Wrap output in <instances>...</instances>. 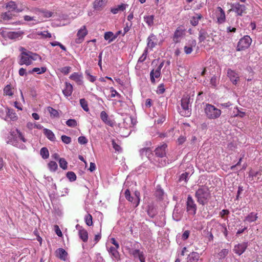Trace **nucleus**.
Here are the masks:
<instances>
[{
  "label": "nucleus",
  "mask_w": 262,
  "mask_h": 262,
  "mask_svg": "<svg viewBox=\"0 0 262 262\" xmlns=\"http://www.w3.org/2000/svg\"><path fill=\"white\" fill-rule=\"evenodd\" d=\"M92 216L90 214H88L84 217V220L86 224L91 226L93 225Z\"/></svg>",
  "instance_id": "obj_49"
},
{
  "label": "nucleus",
  "mask_w": 262,
  "mask_h": 262,
  "mask_svg": "<svg viewBox=\"0 0 262 262\" xmlns=\"http://www.w3.org/2000/svg\"><path fill=\"white\" fill-rule=\"evenodd\" d=\"M106 0H95L93 3V8L95 10L100 11L104 6Z\"/></svg>",
  "instance_id": "obj_33"
},
{
  "label": "nucleus",
  "mask_w": 262,
  "mask_h": 262,
  "mask_svg": "<svg viewBox=\"0 0 262 262\" xmlns=\"http://www.w3.org/2000/svg\"><path fill=\"white\" fill-rule=\"evenodd\" d=\"M143 19L148 26L151 27L154 25V16L153 15H145Z\"/></svg>",
  "instance_id": "obj_42"
},
{
  "label": "nucleus",
  "mask_w": 262,
  "mask_h": 262,
  "mask_svg": "<svg viewBox=\"0 0 262 262\" xmlns=\"http://www.w3.org/2000/svg\"><path fill=\"white\" fill-rule=\"evenodd\" d=\"M67 177L71 182H73L76 179V176L73 171H69L67 173Z\"/></svg>",
  "instance_id": "obj_57"
},
{
  "label": "nucleus",
  "mask_w": 262,
  "mask_h": 262,
  "mask_svg": "<svg viewBox=\"0 0 262 262\" xmlns=\"http://www.w3.org/2000/svg\"><path fill=\"white\" fill-rule=\"evenodd\" d=\"M189 173L188 172H185L183 173H182L180 177V178H179V181H185V182H187L188 179V177H189Z\"/></svg>",
  "instance_id": "obj_62"
},
{
  "label": "nucleus",
  "mask_w": 262,
  "mask_h": 262,
  "mask_svg": "<svg viewBox=\"0 0 262 262\" xmlns=\"http://www.w3.org/2000/svg\"><path fill=\"white\" fill-rule=\"evenodd\" d=\"M233 10L237 15L242 16L246 11V8L244 5H241L238 3H235L232 6Z\"/></svg>",
  "instance_id": "obj_17"
},
{
  "label": "nucleus",
  "mask_w": 262,
  "mask_h": 262,
  "mask_svg": "<svg viewBox=\"0 0 262 262\" xmlns=\"http://www.w3.org/2000/svg\"><path fill=\"white\" fill-rule=\"evenodd\" d=\"M40 154L42 158L44 159H46L49 157V150L46 147H42L41 148Z\"/></svg>",
  "instance_id": "obj_45"
},
{
  "label": "nucleus",
  "mask_w": 262,
  "mask_h": 262,
  "mask_svg": "<svg viewBox=\"0 0 262 262\" xmlns=\"http://www.w3.org/2000/svg\"><path fill=\"white\" fill-rule=\"evenodd\" d=\"M106 247L107 251L111 255L112 257L115 260H118L120 259V254L118 251V248L112 246L108 247V246H107Z\"/></svg>",
  "instance_id": "obj_21"
},
{
  "label": "nucleus",
  "mask_w": 262,
  "mask_h": 262,
  "mask_svg": "<svg viewBox=\"0 0 262 262\" xmlns=\"http://www.w3.org/2000/svg\"><path fill=\"white\" fill-rule=\"evenodd\" d=\"M117 37V35H114L112 32L109 31L105 33L104 38L109 43L114 41Z\"/></svg>",
  "instance_id": "obj_38"
},
{
  "label": "nucleus",
  "mask_w": 262,
  "mask_h": 262,
  "mask_svg": "<svg viewBox=\"0 0 262 262\" xmlns=\"http://www.w3.org/2000/svg\"><path fill=\"white\" fill-rule=\"evenodd\" d=\"M21 53L18 56V63L19 65L25 64L27 66L33 63L34 61L39 60L41 61V57L37 54L27 50L24 48H21Z\"/></svg>",
  "instance_id": "obj_1"
},
{
  "label": "nucleus",
  "mask_w": 262,
  "mask_h": 262,
  "mask_svg": "<svg viewBox=\"0 0 262 262\" xmlns=\"http://www.w3.org/2000/svg\"><path fill=\"white\" fill-rule=\"evenodd\" d=\"M161 75V72L155 71L152 70L150 73V79L151 83H155V78H158L160 77Z\"/></svg>",
  "instance_id": "obj_44"
},
{
  "label": "nucleus",
  "mask_w": 262,
  "mask_h": 262,
  "mask_svg": "<svg viewBox=\"0 0 262 262\" xmlns=\"http://www.w3.org/2000/svg\"><path fill=\"white\" fill-rule=\"evenodd\" d=\"M205 114L209 119H215L220 117L221 111L214 105L207 103L204 108Z\"/></svg>",
  "instance_id": "obj_4"
},
{
  "label": "nucleus",
  "mask_w": 262,
  "mask_h": 262,
  "mask_svg": "<svg viewBox=\"0 0 262 262\" xmlns=\"http://www.w3.org/2000/svg\"><path fill=\"white\" fill-rule=\"evenodd\" d=\"M167 145L163 144L156 148L155 151L156 155L159 158H165L166 156V148Z\"/></svg>",
  "instance_id": "obj_18"
},
{
  "label": "nucleus",
  "mask_w": 262,
  "mask_h": 262,
  "mask_svg": "<svg viewBox=\"0 0 262 262\" xmlns=\"http://www.w3.org/2000/svg\"><path fill=\"white\" fill-rule=\"evenodd\" d=\"M76 229L78 230V234L80 238L84 242H86L88 239V233L82 227L77 224Z\"/></svg>",
  "instance_id": "obj_15"
},
{
  "label": "nucleus",
  "mask_w": 262,
  "mask_h": 262,
  "mask_svg": "<svg viewBox=\"0 0 262 262\" xmlns=\"http://www.w3.org/2000/svg\"><path fill=\"white\" fill-rule=\"evenodd\" d=\"M88 34V31L86 26L84 25L82 26L77 31L76 38L75 39V43L77 44L82 43Z\"/></svg>",
  "instance_id": "obj_10"
},
{
  "label": "nucleus",
  "mask_w": 262,
  "mask_h": 262,
  "mask_svg": "<svg viewBox=\"0 0 262 262\" xmlns=\"http://www.w3.org/2000/svg\"><path fill=\"white\" fill-rule=\"evenodd\" d=\"M50 43H51V46H53V47H55V46H58L62 50L66 51V48L63 45H62L60 42H59L58 41H55L51 42Z\"/></svg>",
  "instance_id": "obj_61"
},
{
  "label": "nucleus",
  "mask_w": 262,
  "mask_h": 262,
  "mask_svg": "<svg viewBox=\"0 0 262 262\" xmlns=\"http://www.w3.org/2000/svg\"><path fill=\"white\" fill-rule=\"evenodd\" d=\"M56 255L62 260H66L68 253L63 248H58L55 251Z\"/></svg>",
  "instance_id": "obj_27"
},
{
  "label": "nucleus",
  "mask_w": 262,
  "mask_h": 262,
  "mask_svg": "<svg viewBox=\"0 0 262 262\" xmlns=\"http://www.w3.org/2000/svg\"><path fill=\"white\" fill-rule=\"evenodd\" d=\"M135 258H138L140 262H145V254L143 251H141L138 249L133 250L131 252Z\"/></svg>",
  "instance_id": "obj_16"
},
{
  "label": "nucleus",
  "mask_w": 262,
  "mask_h": 262,
  "mask_svg": "<svg viewBox=\"0 0 262 262\" xmlns=\"http://www.w3.org/2000/svg\"><path fill=\"white\" fill-rule=\"evenodd\" d=\"M37 34L41 36L42 38H51L52 37L51 34L47 31L39 32L37 33Z\"/></svg>",
  "instance_id": "obj_51"
},
{
  "label": "nucleus",
  "mask_w": 262,
  "mask_h": 262,
  "mask_svg": "<svg viewBox=\"0 0 262 262\" xmlns=\"http://www.w3.org/2000/svg\"><path fill=\"white\" fill-rule=\"evenodd\" d=\"M202 18V15L201 14L196 13L194 16H192L190 20V23L193 26H196L198 25L199 20Z\"/></svg>",
  "instance_id": "obj_37"
},
{
  "label": "nucleus",
  "mask_w": 262,
  "mask_h": 262,
  "mask_svg": "<svg viewBox=\"0 0 262 262\" xmlns=\"http://www.w3.org/2000/svg\"><path fill=\"white\" fill-rule=\"evenodd\" d=\"M110 90L111 92V97L113 98L115 97H118V98H121V95L119 93H118L117 91L116 90H115L113 87L111 88Z\"/></svg>",
  "instance_id": "obj_59"
},
{
  "label": "nucleus",
  "mask_w": 262,
  "mask_h": 262,
  "mask_svg": "<svg viewBox=\"0 0 262 262\" xmlns=\"http://www.w3.org/2000/svg\"><path fill=\"white\" fill-rule=\"evenodd\" d=\"M248 178L250 181H253L255 179L256 180V182H261L262 169H260L258 171L251 169L249 172Z\"/></svg>",
  "instance_id": "obj_13"
},
{
  "label": "nucleus",
  "mask_w": 262,
  "mask_h": 262,
  "mask_svg": "<svg viewBox=\"0 0 262 262\" xmlns=\"http://www.w3.org/2000/svg\"><path fill=\"white\" fill-rule=\"evenodd\" d=\"M200 257L198 252H192L188 255L186 262H198Z\"/></svg>",
  "instance_id": "obj_29"
},
{
  "label": "nucleus",
  "mask_w": 262,
  "mask_h": 262,
  "mask_svg": "<svg viewBox=\"0 0 262 262\" xmlns=\"http://www.w3.org/2000/svg\"><path fill=\"white\" fill-rule=\"evenodd\" d=\"M100 118L105 124L112 126L113 122L109 119L108 116L105 111H102L100 113Z\"/></svg>",
  "instance_id": "obj_31"
},
{
  "label": "nucleus",
  "mask_w": 262,
  "mask_h": 262,
  "mask_svg": "<svg viewBox=\"0 0 262 262\" xmlns=\"http://www.w3.org/2000/svg\"><path fill=\"white\" fill-rule=\"evenodd\" d=\"M182 110L180 114L184 117H189L191 112L190 98L188 96H184L181 99Z\"/></svg>",
  "instance_id": "obj_5"
},
{
  "label": "nucleus",
  "mask_w": 262,
  "mask_h": 262,
  "mask_svg": "<svg viewBox=\"0 0 262 262\" xmlns=\"http://www.w3.org/2000/svg\"><path fill=\"white\" fill-rule=\"evenodd\" d=\"M34 12L38 16V19L41 21L42 18H48L51 17L53 13L43 8H35L34 9Z\"/></svg>",
  "instance_id": "obj_9"
},
{
  "label": "nucleus",
  "mask_w": 262,
  "mask_h": 262,
  "mask_svg": "<svg viewBox=\"0 0 262 262\" xmlns=\"http://www.w3.org/2000/svg\"><path fill=\"white\" fill-rule=\"evenodd\" d=\"M156 40V36L153 34H150L147 38V47L146 48L147 49L149 48L150 50H152L157 45Z\"/></svg>",
  "instance_id": "obj_24"
},
{
  "label": "nucleus",
  "mask_w": 262,
  "mask_h": 262,
  "mask_svg": "<svg viewBox=\"0 0 262 262\" xmlns=\"http://www.w3.org/2000/svg\"><path fill=\"white\" fill-rule=\"evenodd\" d=\"M140 154L142 158L146 157L149 159L152 155V151L150 148L145 147L140 150Z\"/></svg>",
  "instance_id": "obj_30"
},
{
  "label": "nucleus",
  "mask_w": 262,
  "mask_h": 262,
  "mask_svg": "<svg viewBox=\"0 0 262 262\" xmlns=\"http://www.w3.org/2000/svg\"><path fill=\"white\" fill-rule=\"evenodd\" d=\"M24 19L28 22H30V25H34L40 22V20L35 16H31L29 15H25Z\"/></svg>",
  "instance_id": "obj_32"
},
{
  "label": "nucleus",
  "mask_w": 262,
  "mask_h": 262,
  "mask_svg": "<svg viewBox=\"0 0 262 262\" xmlns=\"http://www.w3.org/2000/svg\"><path fill=\"white\" fill-rule=\"evenodd\" d=\"M229 253V250L227 249H222L217 254L219 259H224Z\"/></svg>",
  "instance_id": "obj_48"
},
{
  "label": "nucleus",
  "mask_w": 262,
  "mask_h": 262,
  "mask_svg": "<svg viewBox=\"0 0 262 262\" xmlns=\"http://www.w3.org/2000/svg\"><path fill=\"white\" fill-rule=\"evenodd\" d=\"M85 75L86 76V78L91 82H94L96 79V77L92 75L90 72V71L87 70L85 72Z\"/></svg>",
  "instance_id": "obj_50"
},
{
  "label": "nucleus",
  "mask_w": 262,
  "mask_h": 262,
  "mask_svg": "<svg viewBox=\"0 0 262 262\" xmlns=\"http://www.w3.org/2000/svg\"><path fill=\"white\" fill-rule=\"evenodd\" d=\"M79 101L80 106L83 109V110L85 112H88L89 111V108L86 100L84 98H82L80 99Z\"/></svg>",
  "instance_id": "obj_46"
},
{
  "label": "nucleus",
  "mask_w": 262,
  "mask_h": 262,
  "mask_svg": "<svg viewBox=\"0 0 262 262\" xmlns=\"http://www.w3.org/2000/svg\"><path fill=\"white\" fill-rule=\"evenodd\" d=\"M186 211L189 215H194L196 214V205L190 195H188L186 202Z\"/></svg>",
  "instance_id": "obj_6"
},
{
  "label": "nucleus",
  "mask_w": 262,
  "mask_h": 262,
  "mask_svg": "<svg viewBox=\"0 0 262 262\" xmlns=\"http://www.w3.org/2000/svg\"><path fill=\"white\" fill-rule=\"evenodd\" d=\"M155 195L159 200L161 201L164 199L166 194L161 187L159 185H157L155 192Z\"/></svg>",
  "instance_id": "obj_26"
},
{
  "label": "nucleus",
  "mask_w": 262,
  "mask_h": 262,
  "mask_svg": "<svg viewBox=\"0 0 262 262\" xmlns=\"http://www.w3.org/2000/svg\"><path fill=\"white\" fill-rule=\"evenodd\" d=\"M48 112L50 113V117L53 118H59L60 117L58 111L51 106L47 107Z\"/></svg>",
  "instance_id": "obj_36"
},
{
  "label": "nucleus",
  "mask_w": 262,
  "mask_h": 262,
  "mask_svg": "<svg viewBox=\"0 0 262 262\" xmlns=\"http://www.w3.org/2000/svg\"><path fill=\"white\" fill-rule=\"evenodd\" d=\"M252 39L248 35H245L238 42L236 47L237 51H241L247 49L251 44Z\"/></svg>",
  "instance_id": "obj_7"
},
{
  "label": "nucleus",
  "mask_w": 262,
  "mask_h": 262,
  "mask_svg": "<svg viewBox=\"0 0 262 262\" xmlns=\"http://www.w3.org/2000/svg\"><path fill=\"white\" fill-rule=\"evenodd\" d=\"M247 246V243L239 244L234 246V251L236 254L241 255L245 251Z\"/></svg>",
  "instance_id": "obj_20"
},
{
  "label": "nucleus",
  "mask_w": 262,
  "mask_h": 262,
  "mask_svg": "<svg viewBox=\"0 0 262 262\" xmlns=\"http://www.w3.org/2000/svg\"><path fill=\"white\" fill-rule=\"evenodd\" d=\"M71 80L75 81L78 85L83 84V76L82 74L74 72L72 74L70 77Z\"/></svg>",
  "instance_id": "obj_23"
},
{
  "label": "nucleus",
  "mask_w": 262,
  "mask_h": 262,
  "mask_svg": "<svg viewBox=\"0 0 262 262\" xmlns=\"http://www.w3.org/2000/svg\"><path fill=\"white\" fill-rule=\"evenodd\" d=\"M59 166L63 169H66L67 168V162L64 158H60L59 159Z\"/></svg>",
  "instance_id": "obj_56"
},
{
  "label": "nucleus",
  "mask_w": 262,
  "mask_h": 262,
  "mask_svg": "<svg viewBox=\"0 0 262 262\" xmlns=\"http://www.w3.org/2000/svg\"><path fill=\"white\" fill-rule=\"evenodd\" d=\"M196 45V42L195 40L190 39L188 40L184 48V52L186 54H190L193 50V48L195 47Z\"/></svg>",
  "instance_id": "obj_19"
},
{
  "label": "nucleus",
  "mask_w": 262,
  "mask_h": 262,
  "mask_svg": "<svg viewBox=\"0 0 262 262\" xmlns=\"http://www.w3.org/2000/svg\"><path fill=\"white\" fill-rule=\"evenodd\" d=\"M4 92L6 95L8 96H12L13 94L12 89L10 85H6L4 89Z\"/></svg>",
  "instance_id": "obj_54"
},
{
  "label": "nucleus",
  "mask_w": 262,
  "mask_h": 262,
  "mask_svg": "<svg viewBox=\"0 0 262 262\" xmlns=\"http://www.w3.org/2000/svg\"><path fill=\"white\" fill-rule=\"evenodd\" d=\"M6 112L7 114V116L10 118L12 120L14 121L17 120V116L12 109L6 108Z\"/></svg>",
  "instance_id": "obj_41"
},
{
  "label": "nucleus",
  "mask_w": 262,
  "mask_h": 262,
  "mask_svg": "<svg viewBox=\"0 0 262 262\" xmlns=\"http://www.w3.org/2000/svg\"><path fill=\"white\" fill-rule=\"evenodd\" d=\"M57 164L54 161H50L48 164V167L52 171H55L57 168Z\"/></svg>",
  "instance_id": "obj_53"
},
{
  "label": "nucleus",
  "mask_w": 262,
  "mask_h": 262,
  "mask_svg": "<svg viewBox=\"0 0 262 262\" xmlns=\"http://www.w3.org/2000/svg\"><path fill=\"white\" fill-rule=\"evenodd\" d=\"M183 211L178 206L176 205L173 211L172 217L176 221L181 220L183 216Z\"/></svg>",
  "instance_id": "obj_22"
},
{
  "label": "nucleus",
  "mask_w": 262,
  "mask_h": 262,
  "mask_svg": "<svg viewBox=\"0 0 262 262\" xmlns=\"http://www.w3.org/2000/svg\"><path fill=\"white\" fill-rule=\"evenodd\" d=\"M147 54H148V50L147 48H145L142 55L139 58L138 62H143V61H144L147 58Z\"/></svg>",
  "instance_id": "obj_55"
},
{
  "label": "nucleus",
  "mask_w": 262,
  "mask_h": 262,
  "mask_svg": "<svg viewBox=\"0 0 262 262\" xmlns=\"http://www.w3.org/2000/svg\"><path fill=\"white\" fill-rule=\"evenodd\" d=\"M23 34L24 32L21 31H11L6 29L0 30V37H2L6 40H19L22 38Z\"/></svg>",
  "instance_id": "obj_3"
},
{
  "label": "nucleus",
  "mask_w": 262,
  "mask_h": 262,
  "mask_svg": "<svg viewBox=\"0 0 262 262\" xmlns=\"http://www.w3.org/2000/svg\"><path fill=\"white\" fill-rule=\"evenodd\" d=\"M66 124L71 127H74L77 125V122L75 119H70L66 121Z\"/></svg>",
  "instance_id": "obj_52"
},
{
  "label": "nucleus",
  "mask_w": 262,
  "mask_h": 262,
  "mask_svg": "<svg viewBox=\"0 0 262 262\" xmlns=\"http://www.w3.org/2000/svg\"><path fill=\"white\" fill-rule=\"evenodd\" d=\"M207 35V33L203 29H201L199 31V40L200 42H202L204 41V40L206 38V36Z\"/></svg>",
  "instance_id": "obj_47"
},
{
  "label": "nucleus",
  "mask_w": 262,
  "mask_h": 262,
  "mask_svg": "<svg viewBox=\"0 0 262 262\" xmlns=\"http://www.w3.org/2000/svg\"><path fill=\"white\" fill-rule=\"evenodd\" d=\"M128 6L127 4H122L121 5H118L116 7L112 8L111 9V12L114 14H117L119 11H123L125 10L126 8Z\"/></svg>",
  "instance_id": "obj_34"
},
{
  "label": "nucleus",
  "mask_w": 262,
  "mask_h": 262,
  "mask_svg": "<svg viewBox=\"0 0 262 262\" xmlns=\"http://www.w3.org/2000/svg\"><path fill=\"white\" fill-rule=\"evenodd\" d=\"M227 74L232 83L236 85L239 79L238 73L231 69H228L227 70Z\"/></svg>",
  "instance_id": "obj_14"
},
{
  "label": "nucleus",
  "mask_w": 262,
  "mask_h": 262,
  "mask_svg": "<svg viewBox=\"0 0 262 262\" xmlns=\"http://www.w3.org/2000/svg\"><path fill=\"white\" fill-rule=\"evenodd\" d=\"M61 139L62 141L65 144H68L71 142V138L66 135H62Z\"/></svg>",
  "instance_id": "obj_60"
},
{
  "label": "nucleus",
  "mask_w": 262,
  "mask_h": 262,
  "mask_svg": "<svg viewBox=\"0 0 262 262\" xmlns=\"http://www.w3.org/2000/svg\"><path fill=\"white\" fill-rule=\"evenodd\" d=\"M73 91V85L66 82L65 83V88L62 90V93L65 97H68L71 96Z\"/></svg>",
  "instance_id": "obj_25"
},
{
  "label": "nucleus",
  "mask_w": 262,
  "mask_h": 262,
  "mask_svg": "<svg viewBox=\"0 0 262 262\" xmlns=\"http://www.w3.org/2000/svg\"><path fill=\"white\" fill-rule=\"evenodd\" d=\"M195 196L199 204L204 206L211 198V193L207 186H202L196 191Z\"/></svg>",
  "instance_id": "obj_2"
},
{
  "label": "nucleus",
  "mask_w": 262,
  "mask_h": 262,
  "mask_svg": "<svg viewBox=\"0 0 262 262\" xmlns=\"http://www.w3.org/2000/svg\"><path fill=\"white\" fill-rule=\"evenodd\" d=\"M13 133L15 134L14 136L17 141H21L23 142H26V139L25 138L23 134L19 130L16 129L15 133L13 132Z\"/></svg>",
  "instance_id": "obj_43"
},
{
  "label": "nucleus",
  "mask_w": 262,
  "mask_h": 262,
  "mask_svg": "<svg viewBox=\"0 0 262 262\" xmlns=\"http://www.w3.org/2000/svg\"><path fill=\"white\" fill-rule=\"evenodd\" d=\"M214 17L216 19V22L219 24H223L226 20V15L224 10L220 7H218L214 10L213 13Z\"/></svg>",
  "instance_id": "obj_11"
},
{
  "label": "nucleus",
  "mask_w": 262,
  "mask_h": 262,
  "mask_svg": "<svg viewBox=\"0 0 262 262\" xmlns=\"http://www.w3.org/2000/svg\"><path fill=\"white\" fill-rule=\"evenodd\" d=\"M258 219L257 213L252 212L248 214L244 220V222L249 223L256 221Z\"/></svg>",
  "instance_id": "obj_28"
},
{
  "label": "nucleus",
  "mask_w": 262,
  "mask_h": 262,
  "mask_svg": "<svg viewBox=\"0 0 262 262\" xmlns=\"http://www.w3.org/2000/svg\"><path fill=\"white\" fill-rule=\"evenodd\" d=\"M6 8L8 10V11L10 12L14 11H16L17 12L20 11L19 10H16L17 5L16 3L13 1H10L7 3L6 4Z\"/></svg>",
  "instance_id": "obj_39"
},
{
  "label": "nucleus",
  "mask_w": 262,
  "mask_h": 262,
  "mask_svg": "<svg viewBox=\"0 0 262 262\" xmlns=\"http://www.w3.org/2000/svg\"><path fill=\"white\" fill-rule=\"evenodd\" d=\"M165 92L164 85L163 83L160 84L157 90V93L158 94H162Z\"/></svg>",
  "instance_id": "obj_63"
},
{
  "label": "nucleus",
  "mask_w": 262,
  "mask_h": 262,
  "mask_svg": "<svg viewBox=\"0 0 262 262\" xmlns=\"http://www.w3.org/2000/svg\"><path fill=\"white\" fill-rule=\"evenodd\" d=\"M47 71V68L45 67L41 68H34L31 70L28 71V74H31L34 72H36L37 74H41L45 73Z\"/></svg>",
  "instance_id": "obj_40"
},
{
  "label": "nucleus",
  "mask_w": 262,
  "mask_h": 262,
  "mask_svg": "<svg viewBox=\"0 0 262 262\" xmlns=\"http://www.w3.org/2000/svg\"><path fill=\"white\" fill-rule=\"evenodd\" d=\"M2 17L4 20H8L11 19L12 16V14L10 13V12L8 11L3 13L2 15Z\"/></svg>",
  "instance_id": "obj_58"
},
{
  "label": "nucleus",
  "mask_w": 262,
  "mask_h": 262,
  "mask_svg": "<svg viewBox=\"0 0 262 262\" xmlns=\"http://www.w3.org/2000/svg\"><path fill=\"white\" fill-rule=\"evenodd\" d=\"M43 133L46 137L50 141H54L55 140V136L51 130L44 128L43 129Z\"/></svg>",
  "instance_id": "obj_35"
},
{
  "label": "nucleus",
  "mask_w": 262,
  "mask_h": 262,
  "mask_svg": "<svg viewBox=\"0 0 262 262\" xmlns=\"http://www.w3.org/2000/svg\"><path fill=\"white\" fill-rule=\"evenodd\" d=\"M166 120L165 116L162 115L159 116V118L155 120V122L158 124L163 123Z\"/></svg>",
  "instance_id": "obj_64"
},
{
  "label": "nucleus",
  "mask_w": 262,
  "mask_h": 262,
  "mask_svg": "<svg viewBox=\"0 0 262 262\" xmlns=\"http://www.w3.org/2000/svg\"><path fill=\"white\" fill-rule=\"evenodd\" d=\"M125 198L129 202H132L135 206L137 207L140 203V192L138 191L135 192V197L131 196L130 191L128 189H126L124 192Z\"/></svg>",
  "instance_id": "obj_8"
},
{
  "label": "nucleus",
  "mask_w": 262,
  "mask_h": 262,
  "mask_svg": "<svg viewBox=\"0 0 262 262\" xmlns=\"http://www.w3.org/2000/svg\"><path fill=\"white\" fill-rule=\"evenodd\" d=\"M185 30L183 27L180 26L177 27L173 34V41L175 43L179 42L181 38L185 35Z\"/></svg>",
  "instance_id": "obj_12"
}]
</instances>
